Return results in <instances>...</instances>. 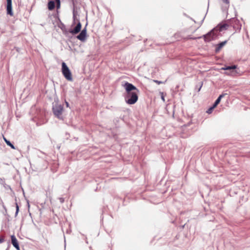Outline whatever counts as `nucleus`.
<instances>
[{"instance_id":"f3484780","label":"nucleus","mask_w":250,"mask_h":250,"mask_svg":"<svg viewBox=\"0 0 250 250\" xmlns=\"http://www.w3.org/2000/svg\"><path fill=\"white\" fill-rule=\"evenodd\" d=\"M4 241V236H0V244L3 243Z\"/></svg>"},{"instance_id":"6ab92c4d","label":"nucleus","mask_w":250,"mask_h":250,"mask_svg":"<svg viewBox=\"0 0 250 250\" xmlns=\"http://www.w3.org/2000/svg\"><path fill=\"white\" fill-rule=\"evenodd\" d=\"M160 94H161V97L162 100L163 101V102H165V97H164V93L161 92Z\"/></svg>"},{"instance_id":"4be33fe9","label":"nucleus","mask_w":250,"mask_h":250,"mask_svg":"<svg viewBox=\"0 0 250 250\" xmlns=\"http://www.w3.org/2000/svg\"><path fill=\"white\" fill-rule=\"evenodd\" d=\"M59 200L61 203H63L64 202V199L63 198H60Z\"/></svg>"},{"instance_id":"9b49d317","label":"nucleus","mask_w":250,"mask_h":250,"mask_svg":"<svg viewBox=\"0 0 250 250\" xmlns=\"http://www.w3.org/2000/svg\"><path fill=\"white\" fill-rule=\"evenodd\" d=\"M7 14L11 16H13V12L12 8V3H7L6 5Z\"/></svg>"},{"instance_id":"393cba45","label":"nucleus","mask_w":250,"mask_h":250,"mask_svg":"<svg viewBox=\"0 0 250 250\" xmlns=\"http://www.w3.org/2000/svg\"><path fill=\"white\" fill-rule=\"evenodd\" d=\"M201 37H198V38H190V39H193V40H195V39H200L201 38Z\"/></svg>"},{"instance_id":"bb28decb","label":"nucleus","mask_w":250,"mask_h":250,"mask_svg":"<svg viewBox=\"0 0 250 250\" xmlns=\"http://www.w3.org/2000/svg\"><path fill=\"white\" fill-rule=\"evenodd\" d=\"M223 1L224 2H226V3H228L229 2V0H223Z\"/></svg>"},{"instance_id":"39448f33","label":"nucleus","mask_w":250,"mask_h":250,"mask_svg":"<svg viewBox=\"0 0 250 250\" xmlns=\"http://www.w3.org/2000/svg\"><path fill=\"white\" fill-rule=\"evenodd\" d=\"M230 24L236 30H239L241 27V24L239 20L236 19H232L230 21Z\"/></svg>"},{"instance_id":"9d476101","label":"nucleus","mask_w":250,"mask_h":250,"mask_svg":"<svg viewBox=\"0 0 250 250\" xmlns=\"http://www.w3.org/2000/svg\"><path fill=\"white\" fill-rule=\"evenodd\" d=\"M81 27L82 24L80 22H79L74 29L70 31V32L72 34H76L81 31Z\"/></svg>"},{"instance_id":"20e7f679","label":"nucleus","mask_w":250,"mask_h":250,"mask_svg":"<svg viewBox=\"0 0 250 250\" xmlns=\"http://www.w3.org/2000/svg\"><path fill=\"white\" fill-rule=\"evenodd\" d=\"M216 30H217V28H214L210 32L203 36L205 42H208L213 40L217 35Z\"/></svg>"},{"instance_id":"dca6fc26","label":"nucleus","mask_w":250,"mask_h":250,"mask_svg":"<svg viewBox=\"0 0 250 250\" xmlns=\"http://www.w3.org/2000/svg\"><path fill=\"white\" fill-rule=\"evenodd\" d=\"M215 107H214V105L211 107H210L207 111V112L208 114H210L212 112V110L215 108Z\"/></svg>"},{"instance_id":"2eb2a0df","label":"nucleus","mask_w":250,"mask_h":250,"mask_svg":"<svg viewBox=\"0 0 250 250\" xmlns=\"http://www.w3.org/2000/svg\"><path fill=\"white\" fill-rule=\"evenodd\" d=\"M226 41L220 43L218 45V49H220L226 43Z\"/></svg>"},{"instance_id":"a878e982","label":"nucleus","mask_w":250,"mask_h":250,"mask_svg":"<svg viewBox=\"0 0 250 250\" xmlns=\"http://www.w3.org/2000/svg\"><path fill=\"white\" fill-rule=\"evenodd\" d=\"M7 3H12V0H7Z\"/></svg>"},{"instance_id":"f257e3e1","label":"nucleus","mask_w":250,"mask_h":250,"mask_svg":"<svg viewBox=\"0 0 250 250\" xmlns=\"http://www.w3.org/2000/svg\"><path fill=\"white\" fill-rule=\"evenodd\" d=\"M124 86L125 89V102L128 104H135L138 100L139 90L128 82L125 83Z\"/></svg>"},{"instance_id":"0eeeda50","label":"nucleus","mask_w":250,"mask_h":250,"mask_svg":"<svg viewBox=\"0 0 250 250\" xmlns=\"http://www.w3.org/2000/svg\"><path fill=\"white\" fill-rule=\"evenodd\" d=\"M86 37V31L85 29L83 30L80 34L77 37V39L82 42L85 41Z\"/></svg>"},{"instance_id":"ddd939ff","label":"nucleus","mask_w":250,"mask_h":250,"mask_svg":"<svg viewBox=\"0 0 250 250\" xmlns=\"http://www.w3.org/2000/svg\"><path fill=\"white\" fill-rule=\"evenodd\" d=\"M224 96V95L222 94L219 96V97L217 98V99L216 100L214 104H213L214 107H216V106L220 103L222 98H223Z\"/></svg>"},{"instance_id":"b1692460","label":"nucleus","mask_w":250,"mask_h":250,"mask_svg":"<svg viewBox=\"0 0 250 250\" xmlns=\"http://www.w3.org/2000/svg\"><path fill=\"white\" fill-rule=\"evenodd\" d=\"M65 103L66 106L68 107L69 106V103L67 102H66V101H65Z\"/></svg>"},{"instance_id":"a211bd4d","label":"nucleus","mask_w":250,"mask_h":250,"mask_svg":"<svg viewBox=\"0 0 250 250\" xmlns=\"http://www.w3.org/2000/svg\"><path fill=\"white\" fill-rule=\"evenodd\" d=\"M56 3H57V8L58 9L60 8V5H61V1H60V0L56 1Z\"/></svg>"},{"instance_id":"aec40b11","label":"nucleus","mask_w":250,"mask_h":250,"mask_svg":"<svg viewBox=\"0 0 250 250\" xmlns=\"http://www.w3.org/2000/svg\"><path fill=\"white\" fill-rule=\"evenodd\" d=\"M154 82L156 83L157 84H160L161 83H162L163 82H161V81H159L158 80H154Z\"/></svg>"},{"instance_id":"7ed1b4c3","label":"nucleus","mask_w":250,"mask_h":250,"mask_svg":"<svg viewBox=\"0 0 250 250\" xmlns=\"http://www.w3.org/2000/svg\"><path fill=\"white\" fill-rule=\"evenodd\" d=\"M63 110V106L61 104H56L53 108L54 115L59 119H62L61 115Z\"/></svg>"},{"instance_id":"f03ea898","label":"nucleus","mask_w":250,"mask_h":250,"mask_svg":"<svg viewBox=\"0 0 250 250\" xmlns=\"http://www.w3.org/2000/svg\"><path fill=\"white\" fill-rule=\"evenodd\" d=\"M62 71L63 75L67 80L69 81H72L71 72L66 65V63L64 62L62 63Z\"/></svg>"},{"instance_id":"6e6552de","label":"nucleus","mask_w":250,"mask_h":250,"mask_svg":"<svg viewBox=\"0 0 250 250\" xmlns=\"http://www.w3.org/2000/svg\"><path fill=\"white\" fill-rule=\"evenodd\" d=\"M229 26V25L228 24L223 23L218 25L215 28H217V30H216V32H217L218 31H222L224 30L227 29Z\"/></svg>"},{"instance_id":"423d86ee","label":"nucleus","mask_w":250,"mask_h":250,"mask_svg":"<svg viewBox=\"0 0 250 250\" xmlns=\"http://www.w3.org/2000/svg\"><path fill=\"white\" fill-rule=\"evenodd\" d=\"M237 68V66L235 65H233L232 66H225L224 67L221 68V70H231L230 75L232 76H235L237 72L235 70V69Z\"/></svg>"},{"instance_id":"1a4fd4ad","label":"nucleus","mask_w":250,"mask_h":250,"mask_svg":"<svg viewBox=\"0 0 250 250\" xmlns=\"http://www.w3.org/2000/svg\"><path fill=\"white\" fill-rule=\"evenodd\" d=\"M11 243L17 250H20L18 240L14 235L11 236Z\"/></svg>"},{"instance_id":"412c9836","label":"nucleus","mask_w":250,"mask_h":250,"mask_svg":"<svg viewBox=\"0 0 250 250\" xmlns=\"http://www.w3.org/2000/svg\"><path fill=\"white\" fill-rule=\"evenodd\" d=\"M19 210V206H18V204H16V214L18 213Z\"/></svg>"},{"instance_id":"f8f14e48","label":"nucleus","mask_w":250,"mask_h":250,"mask_svg":"<svg viewBox=\"0 0 250 250\" xmlns=\"http://www.w3.org/2000/svg\"><path fill=\"white\" fill-rule=\"evenodd\" d=\"M55 4L54 1H50L48 3V8L49 10H52L55 8Z\"/></svg>"},{"instance_id":"5701e85b","label":"nucleus","mask_w":250,"mask_h":250,"mask_svg":"<svg viewBox=\"0 0 250 250\" xmlns=\"http://www.w3.org/2000/svg\"><path fill=\"white\" fill-rule=\"evenodd\" d=\"M202 85H203V83H201V85L200 86V88L198 89V91H199L201 90V88L202 87Z\"/></svg>"},{"instance_id":"4468645a","label":"nucleus","mask_w":250,"mask_h":250,"mask_svg":"<svg viewBox=\"0 0 250 250\" xmlns=\"http://www.w3.org/2000/svg\"><path fill=\"white\" fill-rule=\"evenodd\" d=\"M3 139L4 140V141L5 142V143H6V144L10 146L12 149H15V146H14V145H13L10 141H8L5 137H3Z\"/></svg>"}]
</instances>
